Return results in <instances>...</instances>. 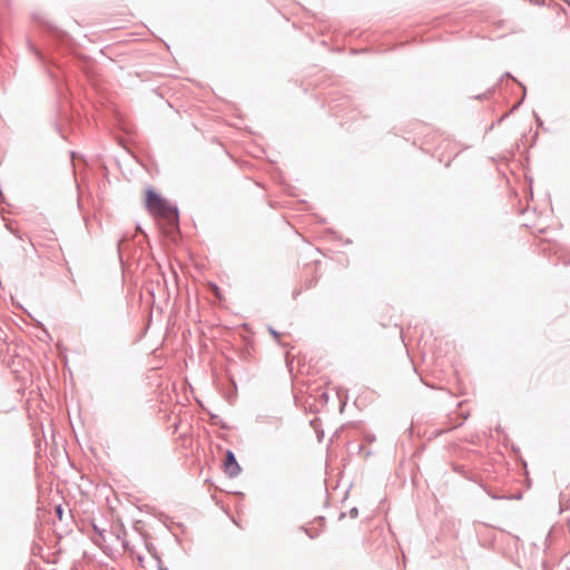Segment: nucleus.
<instances>
[{"instance_id":"1","label":"nucleus","mask_w":570,"mask_h":570,"mask_svg":"<svg viewBox=\"0 0 570 570\" xmlns=\"http://www.w3.org/2000/svg\"><path fill=\"white\" fill-rule=\"evenodd\" d=\"M145 206L149 214L155 218L163 219L170 226H175L177 224V209L170 206L165 198L150 188L145 191Z\"/></svg>"},{"instance_id":"4","label":"nucleus","mask_w":570,"mask_h":570,"mask_svg":"<svg viewBox=\"0 0 570 570\" xmlns=\"http://www.w3.org/2000/svg\"><path fill=\"white\" fill-rule=\"evenodd\" d=\"M302 531H304L311 539H315L316 537H318V531H316V530H308V529L302 528Z\"/></svg>"},{"instance_id":"5","label":"nucleus","mask_w":570,"mask_h":570,"mask_svg":"<svg viewBox=\"0 0 570 570\" xmlns=\"http://www.w3.org/2000/svg\"><path fill=\"white\" fill-rule=\"evenodd\" d=\"M57 513H58L59 519H61L62 510L60 507L57 508Z\"/></svg>"},{"instance_id":"3","label":"nucleus","mask_w":570,"mask_h":570,"mask_svg":"<svg viewBox=\"0 0 570 570\" xmlns=\"http://www.w3.org/2000/svg\"><path fill=\"white\" fill-rule=\"evenodd\" d=\"M208 287L212 291V293L215 295L216 298H218L220 301L223 299V294H222L219 287L216 284L209 283Z\"/></svg>"},{"instance_id":"2","label":"nucleus","mask_w":570,"mask_h":570,"mask_svg":"<svg viewBox=\"0 0 570 570\" xmlns=\"http://www.w3.org/2000/svg\"><path fill=\"white\" fill-rule=\"evenodd\" d=\"M224 471L230 478L237 476L240 472V466L237 463L235 455L233 454L232 451H227L226 453V458L224 461Z\"/></svg>"}]
</instances>
